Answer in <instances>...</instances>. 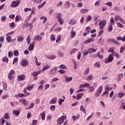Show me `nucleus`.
<instances>
[{
    "label": "nucleus",
    "mask_w": 125,
    "mask_h": 125,
    "mask_svg": "<svg viewBox=\"0 0 125 125\" xmlns=\"http://www.w3.org/2000/svg\"><path fill=\"white\" fill-rule=\"evenodd\" d=\"M57 54L60 57H63L64 56V53H63L61 52H58Z\"/></svg>",
    "instance_id": "61"
},
{
    "label": "nucleus",
    "mask_w": 125,
    "mask_h": 125,
    "mask_svg": "<svg viewBox=\"0 0 125 125\" xmlns=\"http://www.w3.org/2000/svg\"><path fill=\"white\" fill-rule=\"evenodd\" d=\"M102 91H103V86L100 85L97 89V92L95 93L96 97H98L102 93Z\"/></svg>",
    "instance_id": "3"
},
{
    "label": "nucleus",
    "mask_w": 125,
    "mask_h": 125,
    "mask_svg": "<svg viewBox=\"0 0 125 125\" xmlns=\"http://www.w3.org/2000/svg\"><path fill=\"white\" fill-rule=\"evenodd\" d=\"M124 95H125V93H119L118 94V97L119 98H122V97H124Z\"/></svg>",
    "instance_id": "60"
},
{
    "label": "nucleus",
    "mask_w": 125,
    "mask_h": 125,
    "mask_svg": "<svg viewBox=\"0 0 125 125\" xmlns=\"http://www.w3.org/2000/svg\"><path fill=\"white\" fill-rule=\"evenodd\" d=\"M43 20V21H42V23H45V22H46V20H47V19L46 18V17H44V16H42L41 18H40V20Z\"/></svg>",
    "instance_id": "40"
},
{
    "label": "nucleus",
    "mask_w": 125,
    "mask_h": 125,
    "mask_svg": "<svg viewBox=\"0 0 125 125\" xmlns=\"http://www.w3.org/2000/svg\"><path fill=\"white\" fill-rule=\"evenodd\" d=\"M34 60H35L36 65H37V66H40L41 65V62H39V61L38 60V58L35 56L34 57Z\"/></svg>",
    "instance_id": "28"
},
{
    "label": "nucleus",
    "mask_w": 125,
    "mask_h": 125,
    "mask_svg": "<svg viewBox=\"0 0 125 125\" xmlns=\"http://www.w3.org/2000/svg\"><path fill=\"white\" fill-rule=\"evenodd\" d=\"M20 4V2L19 1H13L11 2L10 6L12 8L17 7Z\"/></svg>",
    "instance_id": "7"
},
{
    "label": "nucleus",
    "mask_w": 125,
    "mask_h": 125,
    "mask_svg": "<svg viewBox=\"0 0 125 125\" xmlns=\"http://www.w3.org/2000/svg\"><path fill=\"white\" fill-rule=\"evenodd\" d=\"M91 19H92L91 16L88 15L87 17L86 22H89V21H91Z\"/></svg>",
    "instance_id": "53"
},
{
    "label": "nucleus",
    "mask_w": 125,
    "mask_h": 125,
    "mask_svg": "<svg viewBox=\"0 0 125 125\" xmlns=\"http://www.w3.org/2000/svg\"><path fill=\"white\" fill-rule=\"evenodd\" d=\"M46 1H44L42 4H40L38 6V9H41L42 7L44 6V4H45Z\"/></svg>",
    "instance_id": "41"
},
{
    "label": "nucleus",
    "mask_w": 125,
    "mask_h": 125,
    "mask_svg": "<svg viewBox=\"0 0 125 125\" xmlns=\"http://www.w3.org/2000/svg\"><path fill=\"white\" fill-rule=\"evenodd\" d=\"M31 18H32V14H30L29 16H28L26 20H25V21H30Z\"/></svg>",
    "instance_id": "51"
},
{
    "label": "nucleus",
    "mask_w": 125,
    "mask_h": 125,
    "mask_svg": "<svg viewBox=\"0 0 125 125\" xmlns=\"http://www.w3.org/2000/svg\"><path fill=\"white\" fill-rule=\"evenodd\" d=\"M50 68V65H46L43 67V68L42 69V72H44V71H46L48 69H49Z\"/></svg>",
    "instance_id": "24"
},
{
    "label": "nucleus",
    "mask_w": 125,
    "mask_h": 125,
    "mask_svg": "<svg viewBox=\"0 0 125 125\" xmlns=\"http://www.w3.org/2000/svg\"><path fill=\"white\" fill-rule=\"evenodd\" d=\"M110 25H115V20H114V18L113 17H111L110 20Z\"/></svg>",
    "instance_id": "35"
},
{
    "label": "nucleus",
    "mask_w": 125,
    "mask_h": 125,
    "mask_svg": "<svg viewBox=\"0 0 125 125\" xmlns=\"http://www.w3.org/2000/svg\"><path fill=\"white\" fill-rule=\"evenodd\" d=\"M40 115L42 117V121H44L45 119V114L44 113V112H42L40 114Z\"/></svg>",
    "instance_id": "42"
},
{
    "label": "nucleus",
    "mask_w": 125,
    "mask_h": 125,
    "mask_svg": "<svg viewBox=\"0 0 125 125\" xmlns=\"http://www.w3.org/2000/svg\"><path fill=\"white\" fill-rule=\"evenodd\" d=\"M94 41V38H90L87 40H85L84 42V44H88V43H90V42H93Z\"/></svg>",
    "instance_id": "11"
},
{
    "label": "nucleus",
    "mask_w": 125,
    "mask_h": 125,
    "mask_svg": "<svg viewBox=\"0 0 125 125\" xmlns=\"http://www.w3.org/2000/svg\"><path fill=\"white\" fill-rule=\"evenodd\" d=\"M89 53L88 51V50H84V52H83V56H86L87 54H88Z\"/></svg>",
    "instance_id": "57"
},
{
    "label": "nucleus",
    "mask_w": 125,
    "mask_h": 125,
    "mask_svg": "<svg viewBox=\"0 0 125 125\" xmlns=\"http://www.w3.org/2000/svg\"><path fill=\"white\" fill-rule=\"evenodd\" d=\"M6 40L7 42H10L11 41V37L8 36V35H6Z\"/></svg>",
    "instance_id": "49"
},
{
    "label": "nucleus",
    "mask_w": 125,
    "mask_h": 125,
    "mask_svg": "<svg viewBox=\"0 0 125 125\" xmlns=\"http://www.w3.org/2000/svg\"><path fill=\"white\" fill-rule=\"evenodd\" d=\"M64 78L65 81V82H66V83H71V82H72V81H73L72 77H68L67 76L64 75Z\"/></svg>",
    "instance_id": "10"
},
{
    "label": "nucleus",
    "mask_w": 125,
    "mask_h": 125,
    "mask_svg": "<svg viewBox=\"0 0 125 125\" xmlns=\"http://www.w3.org/2000/svg\"><path fill=\"white\" fill-rule=\"evenodd\" d=\"M89 53H93L94 52H96L97 49H94L92 48H89L87 49Z\"/></svg>",
    "instance_id": "33"
},
{
    "label": "nucleus",
    "mask_w": 125,
    "mask_h": 125,
    "mask_svg": "<svg viewBox=\"0 0 125 125\" xmlns=\"http://www.w3.org/2000/svg\"><path fill=\"white\" fill-rule=\"evenodd\" d=\"M88 89H89V92H93L95 89L94 87L91 86H89Z\"/></svg>",
    "instance_id": "44"
},
{
    "label": "nucleus",
    "mask_w": 125,
    "mask_h": 125,
    "mask_svg": "<svg viewBox=\"0 0 125 125\" xmlns=\"http://www.w3.org/2000/svg\"><path fill=\"white\" fill-rule=\"evenodd\" d=\"M105 5H107V6H112V2L111 1H108L104 4Z\"/></svg>",
    "instance_id": "62"
},
{
    "label": "nucleus",
    "mask_w": 125,
    "mask_h": 125,
    "mask_svg": "<svg viewBox=\"0 0 125 125\" xmlns=\"http://www.w3.org/2000/svg\"><path fill=\"white\" fill-rule=\"evenodd\" d=\"M19 102H20V103H21L22 104H23V105H24V106H27V105H28V101H27L25 99H20Z\"/></svg>",
    "instance_id": "13"
},
{
    "label": "nucleus",
    "mask_w": 125,
    "mask_h": 125,
    "mask_svg": "<svg viewBox=\"0 0 125 125\" xmlns=\"http://www.w3.org/2000/svg\"><path fill=\"white\" fill-rule=\"evenodd\" d=\"M26 42L28 45L30 44V42H31V37H30V35H28L26 39Z\"/></svg>",
    "instance_id": "38"
},
{
    "label": "nucleus",
    "mask_w": 125,
    "mask_h": 125,
    "mask_svg": "<svg viewBox=\"0 0 125 125\" xmlns=\"http://www.w3.org/2000/svg\"><path fill=\"white\" fill-rule=\"evenodd\" d=\"M55 108H56L55 105H52L50 107V110H51V111H54V110H55Z\"/></svg>",
    "instance_id": "64"
},
{
    "label": "nucleus",
    "mask_w": 125,
    "mask_h": 125,
    "mask_svg": "<svg viewBox=\"0 0 125 125\" xmlns=\"http://www.w3.org/2000/svg\"><path fill=\"white\" fill-rule=\"evenodd\" d=\"M93 115H94V113L93 112H92L91 114L86 119V121H88L93 117Z\"/></svg>",
    "instance_id": "47"
},
{
    "label": "nucleus",
    "mask_w": 125,
    "mask_h": 125,
    "mask_svg": "<svg viewBox=\"0 0 125 125\" xmlns=\"http://www.w3.org/2000/svg\"><path fill=\"white\" fill-rule=\"evenodd\" d=\"M106 24H107V21L106 20H103L99 22L100 29H103L105 26H106Z\"/></svg>",
    "instance_id": "5"
},
{
    "label": "nucleus",
    "mask_w": 125,
    "mask_h": 125,
    "mask_svg": "<svg viewBox=\"0 0 125 125\" xmlns=\"http://www.w3.org/2000/svg\"><path fill=\"white\" fill-rule=\"evenodd\" d=\"M49 73L50 75H55V73H56V72H55L54 70H52V68Z\"/></svg>",
    "instance_id": "50"
},
{
    "label": "nucleus",
    "mask_w": 125,
    "mask_h": 125,
    "mask_svg": "<svg viewBox=\"0 0 125 125\" xmlns=\"http://www.w3.org/2000/svg\"><path fill=\"white\" fill-rule=\"evenodd\" d=\"M115 21H120L122 24H125V21L122 19V17H121V16L119 15H116L115 17Z\"/></svg>",
    "instance_id": "6"
},
{
    "label": "nucleus",
    "mask_w": 125,
    "mask_h": 125,
    "mask_svg": "<svg viewBox=\"0 0 125 125\" xmlns=\"http://www.w3.org/2000/svg\"><path fill=\"white\" fill-rule=\"evenodd\" d=\"M23 93H24L25 94V96H29V95H30V93L27 92V88H24L23 89Z\"/></svg>",
    "instance_id": "32"
},
{
    "label": "nucleus",
    "mask_w": 125,
    "mask_h": 125,
    "mask_svg": "<svg viewBox=\"0 0 125 125\" xmlns=\"http://www.w3.org/2000/svg\"><path fill=\"white\" fill-rule=\"evenodd\" d=\"M87 12H88V9H82L80 10V13H81V14H84V13H87Z\"/></svg>",
    "instance_id": "29"
},
{
    "label": "nucleus",
    "mask_w": 125,
    "mask_h": 125,
    "mask_svg": "<svg viewBox=\"0 0 125 125\" xmlns=\"http://www.w3.org/2000/svg\"><path fill=\"white\" fill-rule=\"evenodd\" d=\"M104 90L105 91L103 93L102 95V97H103L104 95L108 96L109 95V91H111V90H112V88L110 87L109 84H107L104 87Z\"/></svg>",
    "instance_id": "1"
},
{
    "label": "nucleus",
    "mask_w": 125,
    "mask_h": 125,
    "mask_svg": "<svg viewBox=\"0 0 125 125\" xmlns=\"http://www.w3.org/2000/svg\"><path fill=\"white\" fill-rule=\"evenodd\" d=\"M56 18H57L61 25H62V24L64 23V20H63L62 18H61V14H57Z\"/></svg>",
    "instance_id": "8"
},
{
    "label": "nucleus",
    "mask_w": 125,
    "mask_h": 125,
    "mask_svg": "<svg viewBox=\"0 0 125 125\" xmlns=\"http://www.w3.org/2000/svg\"><path fill=\"white\" fill-rule=\"evenodd\" d=\"M89 83H86L85 84H81L80 85L79 88H85V87H89Z\"/></svg>",
    "instance_id": "16"
},
{
    "label": "nucleus",
    "mask_w": 125,
    "mask_h": 125,
    "mask_svg": "<svg viewBox=\"0 0 125 125\" xmlns=\"http://www.w3.org/2000/svg\"><path fill=\"white\" fill-rule=\"evenodd\" d=\"M93 79V76L92 75H89L85 77V80L86 81H90V80H92Z\"/></svg>",
    "instance_id": "21"
},
{
    "label": "nucleus",
    "mask_w": 125,
    "mask_h": 125,
    "mask_svg": "<svg viewBox=\"0 0 125 125\" xmlns=\"http://www.w3.org/2000/svg\"><path fill=\"white\" fill-rule=\"evenodd\" d=\"M88 74H89V68L88 67L86 68V69L85 70L84 75H85V76H87Z\"/></svg>",
    "instance_id": "45"
},
{
    "label": "nucleus",
    "mask_w": 125,
    "mask_h": 125,
    "mask_svg": "<svg viewBox=\"0 0 125 125\" xmlns=\"http://www.w3.org/2000/svg\"><path fill=\"white\" fill-rule=\"evenodd\" d=\"M25 97V94L23 93H19L17 95H15L14 97H16V98H19V97Z\"/></svg>",
    "instance_id": "26"
},
{
    "label": "nucleus",
    "mask_w": 125,
    "mask_h": 125,
    "mask_svg": "<svg viewBox=\"0 0 125 125\" xmlns=\"http://www.w3.org/2000/svg\"><path fill=\"white\" fill-rule=\"evenodd\" d=\"M76 35H77V33L72 29L71 31V39H74L76 37Z\"/></svg>",
    "instance_id": "22"
},
{
    "label": "nucleus",
    "mask_w": 125,
    "mask_h": 125,
    "mask_svg": "<svg viewBox=\"0 0 125 125\" xmlns=\"http://www.w3.org/2000/svg\"><path fill=\"white\" fill-rule=\"evenodd\" d=\"M25 79V77L24 76V75H19L18 76V81H24Z\"/></svg>",
    "instance_id": "20"
},
{
    "label": "nucleus",
    "mask_w": 125,
    "mask_h": 125,
    "mask_svg": "<svg viewBox=\"0 0 125 125\" xmlns=\"http://www.w3.org/2000/svg\"><path fill=\"white\" fill-rule=\"evenodd\" d=\"M113 25L112 24H109L108 32H111L113 31Z\"/></svg>",
    "instance_id": "36"
},
{
    "label": "nucleus",
    "mask_w": 125,
    "mask_h": 125,
    "mask_svg": "<svg viewBox=\"0 0 125 125\" xmlns=\"http://www.w3.org/2000/svg\"><path fill=\"white\" fill-rule=\"evenodd\" d=\"M34 46H35V42H33L30 44L28 47L29 51H32L34 49Z\"/></svg>",
    "instance_id": "14"
},
{
    "label": "nucleus",
    "mask_w": 125,
    "mask_h": 125,
    "mask_svg": "<svg viewBox=\"0 0 125 125\" xmlns=\"http://www.w3.org/2000/svg\"><path fill=\"white\" fill-rule=\"evenodd\" d=\"M80 111H81V112H83L84 114H86V111L85 110V108H84V106H83V105H81Z\"/></svg>",
    "instance_id": "25"
},
{
    "label": "nucleus",
    "mask_w": 125,
    "mask_h": 125,
    "mask_svg": "<svg viewBox=\"0 0 125 125\" xmlns=\"http://www.w3.org/2000/svg\"><path fill=\"white\" fill-rule=\"evenodd\" d=\"M83 96V93L78 94L77 95V100H80V99H81Z\"/></svg>",
    "instance_id": "31"
},
{
    "label": "nucleus",
    "mask_w": 125,
    "mask_h": 125,
    "mask_svg": "<svg viewBox=\"0 0 125 125\" xmlns=\"http://www.w3.org/2000/svg\"><path fill=\"white\" fill-rule=\"evenodd\" d=\"M48 58L49 59H50V60H53V59H55L56 58V56H55V55H52L49 56V57H48Z\"/></svg>",
    "instance_id": "46"
},
{
    "label": "nucleus",
    "mask_w": 125,
    "mask_h": 125,
    "mask_svg": "<svg viewBox=\"0 0 125 125\" xmlns=\"http://www.w3.org/2000/svg\"><path fill=\"white\" fill-rule=\"evenodd\" d=\"M113 60H114V56L112 54H110L108 58L104 60V63L105 64H107V63H111V62H113Z\"/></svg>",
    "instance_id": "4"
},
{
    "label": "nucleus",
    "mask_w": 125,
    "mask_h": 125,
    "mask_svg": "<svg viewBox=\"0 0 125 125\" xmlns=\"http://www.w3.org/2000/svg\"><path fill=\"white\" fill-rule=\"evenodd\" d=\"M116 40L117 41H122L123 42H125V35H124L123 37L121 36H118L116 38Z\"/></svg>",
    "instance_id": "17"
},
{
    "label": "nucleus",
    "mask_w": 125,
    "mask_h": 125,
    "mask_svg": "<svg viewBox=\"0 0 125 125\" xmlns=\"http://www.w3.org/2000/svg\"><path fill=\"white\" fill-rule=\"evenodd\" d=\"M20 19H22V17L20 15H17L15 18V22H19Z\"/></svg>",
    "instance_id": "27"
},
{
    "label": "nucleus",
    "mask_w": 125,
    "mask_h": 125,
    "mask_svg": "<svg viewBox=\"0 0 125 125\" xmlns=\"http://www.w3.org/2000/svg\"><path fill=\"white\" fill-rule=\"evenodd\" d=\"M61 41V35H59L56 41V42H58Z\"/></svg>",
    "instance_id": "59"
},
{
    "label": "nucleus",
    "mask_w": 125,
    "mask_h": 125,
    "mask_svg": "<svg viewBox=\"0 0 125 125\" xmlns=\"http://www.w3.org/2000/svg\"><path fill=\"white\" fill-rule=\"evenodd\" d=\"M59 68H60V69H62L63 70H67V69H68V67L67 66H66V65H65V64H61L59 66Z\"/></svg>",
    "instance_id": "30"
},
{
    "label": "nucleus",
    "mask_w": 125,
    "mask_h": 125,
    "mask_svg": "<svg viewBox=\"0 0 125 125\" xmlns=\"http://www.w3.org/2000/svg\"><path fill=\"white\" fill-rule=\"evenodd\" d=\"M40 74H41V71L33 72L31 73V75L33 76L38 77Z\"/></svg>",
    "instance_id": "19"
},
{
    "label": "nucleus",
    "mask_w": 125,
    "mask_h": 125,
    "mask_svg": "<svg viewBox=\"0 0 125 125\" xmlns=\"http://www.w3.org/2000/svg\"><path fill=\"white\" fill-rule=\"evenodd\" d=\"M63 102H64V99H62L61 98L59 99V105H62V103H63Z\"/></svg>",
    "instance_id": "56"
},
{
    "label": "nucleus",
    "mask_w": 125,
    "mask_h": 125,
    "mask_svg": "<svg viewBox=\"0 0 125 125\" xmlns=\"http://www.w3.org/2000/svg\"><path fill=\"white\" fill-rule=\"evenodd\" d=\"M26 90H29V91H31V90H33V88H34V85L31 84V85H28L26 87Z\"/></svg>",
    "instance_id": "23"
},
{
    "label": "nucleus",
    "mask_w": 125,
    "mask_h": 125,
    "mask_svg": "<svg viewBox=\"0 0 125 125\" xmlns=\"http://www.w3.org/2000/svg\"><path fill=\"white\" fill-rule=\"evenodd\" d=\"M30 14H31V15H33V14L35 15V14H36V8H35V7L32 8L31 13H30Z\"/></svg>",
    "instance_id": "37"
},
{
    "label": "nucleus",
    "mask_w": 125,
    "mask_h": 125,
    "mask_svg": "<svg viewBox=\"0 0 125 125\" xmlns=\"http://www.w3.org/2000/svg\"><path fill=\"white\" fill-rule=\"evenodd\" d=\"M13 114L15 116H18L20 114V111L19 110H13Z\"/></svg>",
    "instance_id": "34"
},
{
    "label": "nucleus",
    "mask_w": 125,
    "mask_h": 125,
    "mask_svg": "<svg viewBox=\"0 0 125 125\" xmlns=\"http://www.w3.org/2000/svg\"><path fill=\"white\" fill-rule=\"evenodd\" d=\"M17 42H23V41H24V38L21 36L20 35L17 37Z\"/></svg>",
    "instance_id": "18"
},
{
    "label": "nucleus",
    "mask_w": 125,
    "mask_h": 125,
    "mask_svg": "<svg viewBox=\"0 0 125 125\" xmlns=\"http://www.w3.org/2000/svg\"><path fill=\"white\" fill-rule=\"evenodd\" d=\"M28 64H29V62L27 60L23 59L21 62V65L22 67H27Z\"/></svg>",
    "instance_id": "9"
},
{
    "label": "nucleus",
    "mask_w": 125,
    "mask_h": 125,
    "mask_svg": "<svg viewBox=\"0 0 125 125\" xmlns=\"http://www.w3.org/2000/svg\"><path fill=\"white\" fill-rule=\"evenodd\" d=\"M33 40L34 41H38V42H40L42 40V37L39 35H36L34 36Z\"/></svg>",
    "instance_id": "15"
},
{
    "label": "nucleus",
    "mask_w": 125,
    "mask_h": 125,
    "mask_svg": "<svg viewBox=\"0 0 125 125\" xmlns=\"http://www.w3.org/2000/svg\"><path fill=\"white\" fill-rule=\"evenodd\" d=\"M66 119H67V116L66 115H62L61 116L57 121L58 125H62Z\"/></svg>",
    "instance_id": "2"
},
{
    "label": "nucleus",
    "mask_w": 125,
    "mask_h": 125,
    "mask_svg": "<svg viewBox=\"0 0 125 125\" xmlns=\"http://www.w3.org/2000/svg\"><path fill=\"white\" fill-rule=\"evenodd\" d=\"M2 61L3 62H6V63H7V62H8V58H7V57H4L2 58Z\"/></svg>",
    "instance_id": "48"
},
{
    "label": "nucleus",
    "mask_w": 125,
    "mask_h": 125,
    "mask_svg": "<svg viewBox=\"0 0 125 125\" xmlns=\"http://www.w3.org/2000/svg\"><path fill=\"white\" fill-rule=\"evenodd\" d=\"M57 102V97H54L49 102V104H55Z\"/></svg>",
    "instance_id": "12"
},
{
    "label": "nucleus",
    "mask_w": 125,
    "mask_h": 125,
    "mask_svg": "<svg viewBox=\"0 0 125 125\" xmlns=\"http://www.w3.org/2000/svg\"><path fill=\"white\" fill-rule=\"evenodd\" d=\"M117 26H118L119 28H124V25H123L121 22H117Z\"/></svg>",
    "instance_id": "54"
},
{
    "label": "nucleus",
    "mask_w": 125,
    "mask_h": 125,
    "mask_svg": "<svg viewBox=\"0 0 125 125\" xmlns=\"http://www.w3.org/2000/svg\"><path fill=\"white\" fill-rule=\"evenodd\" d=\"M14 56H18L19 55V52L18 50H16L14 52Z\"/></svg>",
    "instance_id": "52"
},
{
    "label": "nucleus",
    "mask_w": 125,
    "mask_h": 125,
    "mask_svg": "<svg viewBox=\"0 0 125 125\" xmlns=\"http://www.w3.org/2000/svg\"><path fill=\"white\" fill-rule=\"evenodd\" d=\"M94 67L95 68H100V62H96L94 64Z\"/></svg>",
    "instance_id": "39"
},
{
    "label": "nucleus",
    "mask_w": 125,
    "mask_h": 125,
    "mask_svg": "<svg viewBox=\"0 0 125 125\" xmlns=\"http://www.w3.org/2000/svg\"><path fill=\"white\" fill-rule=\"evenodd\" d=\"M78 50V49L74 48L70 52V54H73V53H75Z\"/></svg>",
    "instance_id": "63"
},
{
    "label": "nucleus",
    "mask_w": 125,
    "mask_h": 125,
    "mask_svg": "<svg viewBox=\"0 0 125 125\" xmlns=\"http://www.w3.org/2000/svg\"><path fill=\"white\" fill-rule=\"evenodd\" d=\"M58 73H60V74H65L66 71L62 69H60L58 70Z\"/></svg>",
    "instance_id": "58"
},
{
    "label": "nucleus",
    "mask_w": 125,
    "mask_h": 125,
    "mask_svg": "<svg viewBox=\"0 0 125 125\" xmlns=\"http://www.w3.org/2000/svg\"><path fill=\"white\" fill-rule=\"evenodd\" d=\"M50 40L52 42H55V40H56L55 39V36H54L53 34H52L50 37Z\"/></svg>",
    "instance_id": "43"
},
{
    "label": "nucleus",
    "mask_w": 125,
    "mask_h": 125,
    "mask_svg": "<svg viewBox=\"0 0 125 125\" xmlns=\"http://www.w3.org/2000/svg\"><path fill=\"white\" fill-rule=\"evenodd\" d=\"M2 84L4 89H5V90H6L7 88V85H6V83L5 82H3Z\"/></svg>",
    "instance_id": "55"
}]
</instances>
